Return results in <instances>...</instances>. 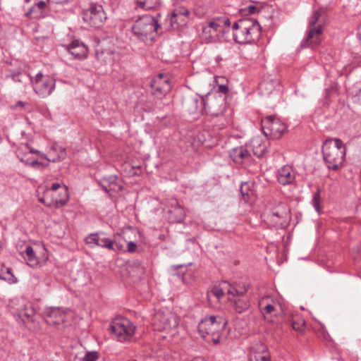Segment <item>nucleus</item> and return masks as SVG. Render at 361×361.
Instances as JSON below:
<instances>
[{
    "label": "nucleus",
    "mask_w": 361,
    "mask_h": 361,
    "mask_svg": "<svg viewBox=\"0 0 361 361\" xmlns=\"http://www.w3.org/2000/svg\"><path fill=\"white\" fill-rule=\"evenodd\" d=\"M235 41L239 44H247L258 39L261 34L259 23L252 18L239 20L233 25Z\"/></svg>",
    "instance_id": "f257e3e1"
},
{
    "label": "nucleus",
    "mask_w": 361,
    "mask_h": 361,
    "mask_svg": "<svg viewBox=\"0 0 361 361\" xmlns=\"http://www.w3.org/2000/svg\"><path fill=\"white\" fill-rule=\"evenodd\" d=\"M323 159L329 169L337 170L344 161L345 147L340 139L326 141L322 147Z\"/></svg>",
    "instance_id": "f03ea898"
},
{
    "label": "nucleus",
    "mask_w": 361,
    "mask_h": 361,
    "mask_svg": "<svg viewBox=\"0 0 361 361\" xmlns=\"http://www.w3.org/2000/svg\"><path fill=\"white\" fill-rule=\"evenodd\" d=\"M159 25L157 20L151 16H143L137 19L132 27L135 37L144 42L154 39Z\"/></svg>",
    "instance_id": "7ed1b4c3"
},
{
    "label": "nucleus",
    "mask_w": 361,
    "mask_h": 361,
    "mask_svg": "<svg viewBox=\"0 0 361 361\" xmlns=\"http://www.w3.org/2000/svg\"><path fill=\"white\" fill-rule=\"evenodd\" d=\"M324 20L321 11H315L310 18L307 31V36L302 42L304 47L318 46L323 39Z\"/></svg>",
    "instance_id": "20e7f679"
},
{
    "label": "nucleus",
    "mask_w": 361,
    "mask_h": 361,
    "mask_svg": "<svg viewBox=\"0 0 361 361\" xmlns=\"http://www.w3.org/2000/svg\"><path fill=\"white\" fill-rule=\"evenodd\" d=\"M201 102L207 114L212 117H221V120L223 122L217 126L218 129H221L226 126V119L222 116L226 105L225 99L222 96L207 94L204 97H202Z\"/></svg>",
    "instance_id": "39448f33"
},
{
    "label": "nucleus",
    "mask_w": 361,
    "mask_h": 361,
    "mask_svg": "<svg viewBox=\"0 0 361 361\" xmlns=\"http://www.w3.org/2000/svg\"><path fill=\"white\" fill-rule=\"evenodd\" d=\"M227 325V321L221 316H210L201 320L198 324V331L201 336L206 338L223 331Z\"/></svg>",
    "instance_id": "423d86ee"
},
{
    "label": "nucleus",
    "mask_w": 361,
    "mask_h": 361,
    "mask_svg": "<svg viewBox=\"0 0 361 361\" xmlns=\"http://www.w3.org/2000/svg\"><path fill=\"white\" fill-rule=\"evenodd\" d=\"M110 331L118 341L124 342L131 339L135 334V326L126 318H116L111 322Z\"/></svg>",
    "instance_id": "0eeeda50"
},
{
    "label": "nucleus",
    "mask_w": 361,
    "mask_h": 361,
    "mask_svg": "<svg viewBox=\"0 0 361 361\" xmlns=\"http://www.w3.org/2000/svg\"><path fill=\"white\" fill-rule=\"evenodd\" d=\"M264 135L271 139H279L286 130V126L279 118L270 116L262 121Z\"/></svg>",
    "instance_id": "6e6552de"
},
{
    "label": "nucleus",
    "mask_w": 361,
    "mask_h": 361,
    "mask_svg": "<svg viewBox=\"0 0 361 361\" xmlns=\"http://www.w3.org/2000/svg\"><path fill=\"white\" fill-rule=\"evenodd\" d=\"M82 18L90 25L99 27L106 20V16L102 5L92 4L88 9L84 11Z\"/></svg>",
    "instance_id": "1a4fd4ad"
},
{
    "label": "nucleus",
    "mask_w": 361,
    "mask_h": 361,
    "mask_svg": "<svg viewBox=\"0 0 361 361\" xmlns=\"http://www.w3.org/2000/svg\"><path fill=\"white\" fill-rule=\"evenodd\" d=\"M33 89L36 94L42 97H46L50 95L55 88V80L49 76L44 75L41 73L36 75L32 81Z\"/></svg>",
    "instance_id": "9d476101"
},
{
    "label": "nucleus",
    "mask_w": 361,
    "mask_h": 361,
    "mask_svg": "<svg viewBox=\"0 0 361 361\" xmlns=\"http://www.w3.org/2000/svg\"><path fill=\"white\" fill-rule=\"evenodd\" d=\"M178 318L172 314L157 313L154 318V325L158 331H164L168 333L175 331L178 326Z\"/></svg>",
    "instance_id": "9b49d317"
},
{
    "label": "nucleus",
    "mask_w": 361,
    "mask_h": 361,
    "mask_svg": "<svg viewBox=\"0 0 361 361\" xmlns=\"http://www.w3.org/2000/svg\"><path fill=\"white\" fill-rule=\"evenodd\" d=\"M245 292V289L238 290L236 288L233 290H228V294L232 296L229 297L228 300L231 302L235 311L239 314L244 312L250 307V301L244 294Z\"/></svg>",
    "instance_id": "f8f14e48"
},
{
    "label": "nucleus",
    "mask_w": 361,
    "mask_h": 361,
    "mask_svg": "<svg viewBox=\"0 0 361 361\" xmlns=\"http://www.w3.org/2000/svg\"><path fill=\"white\" fill-rule=\"evenodd\" d=\"M289 219V209L285 204L281 203L268 215L267 221L276 228H282L287 224Z\"/></svg>",
    "instance_id": "ddd939ff"
},
{
    "label": "nucleus",
    "mask_w": 361,
    "mask_h": 361,
    "mask_svg": "<svg viewBox=\"0 0 361 361\" xmlns=\"http://www.w3.org/2000/svg\"><path fill=\"white\" fill-rule=\"evenodd\" d=\"M152 93L157 97H161L167 94L171 88L169 78L161 73L155 77L151 82Z\"/></svg>",
    "instance_id": "4468645a"
},
{
    "label": "nucleus",
    "mask_w": 361,
    "mask_h": 361,
    "mask_svg": "<svg viewBox=\"0 0 361 361\" xmlns=\"http://www.w3.org/2000/svg\"><path fill=\"white\" fill-rule=\"evenodd\" d=\"M44 314L49 325H59L64 322L66 312L60 307H49Z\"/></svg>",
    "instance_id": "2eb2a0df"
},
{
    "label": "nucleus",
    "mask_w": 361,
    "mask_h": 361,
    "mask_svg": "<svg viewBox=\"0 0 361 361\" xmlns=\"http://www.w3.org/2000/svg\"><path fill=\"white\" fill-rule=\"evenodd\" d=\"M31 152H36L40 157L52 162L64 159L66 156L65 148L58 145H52L47 154H42L38 150H31Z\"/></svg>",
    "instance_id": "dca6fc26"
},
{
    "label": "nucleus",
    "mask_w": 361,
    "mask_h": 361,
    "mask_svg": "<svg viewBox=\"0 0 361 361\" xmlns=\"http://www.w3.org/2000/svg\"><path fill=\"white\" fill-rule=\"evenodd\" d=\"M250 361H271L267 346L261 342L254 343L250 348Z\"/></svg>",
    "instance_id": "f3484780"
},
{
    "label": "nucleus",
    "mask_w": 361,
    "mask_h": 361,
    "mask_svg": "<svg viewBox=\"0 0 361 361\" xmlns=\"http://www.w3.org/2000/svg\"><path fill=\"white\" fill-rule=\"evenodd\" d=\"M97 56L98 60L104 63L105 65L111 66L114 61L118 60L119 54L116 51L114 46L106 47L101 51H97Z\"/></svg>",
    "instance_id": "a211bd4d"
},
{
    "label": "nucleus",
    "mask_w": 361,
    "mask_h": 361,
    "mask_svg": "<svg viewBox=\"0 0 361 361\" xmlns=\"http://www.w3.org/2000/svg\"><path fill=\"white\" fill-rule=\"evenodd\" d=\"M38 200L40 202L49 207L56 208V204L64 200H57L56 192L49 190L48 188L39 187L38 189Z\"/></svg>",
    "instance_id": "6ab92c4d"
},
{
    "label": "nucleus",
    "mask_w": 361,
    "mask_h": 361,
    "mask_svg": "<svg viewBox=\"0 0 361 361\" xmlns=\"http://www.w3.org/2000/svg\"><path fill=\"white\" fill-rule=\"evenodd\" d=\"M68 51L75 59H83L87 57L88 53L87 47L81 41L74 39L67 46Z\"/></svg>",
    "instance_id": "aec40b11"
},
{
    "label": "nucleus",
    "mask_w": 361,
    "mask_h": 361,
    "mask_svg": "<svg viewBox=\"0 0 361 361\" xmlns=\"http://www.w3.org/2000/svg\"><path fill=\"white\" fill-rule=\"evenodd\" d=\"M295 179V173L289 165H285L280 168L277 171L278 182L283 185H290L294 183Z\"/></svg>",
    "instance_id": "412c9836"
},
{
    "label": "nucleus",
    "mask_w": 361,
    "mask_h": 361,
    "mask_svg": "<svg viewBox=\"0 0 361 361\" xmlns=\"http://www.w3.org/2000/svg\"><path fill=\"white\" fill-rule=\"evenodd\" d=\"M222 32H224V30L220 29L219 22L214 19L203 27L202 35L208 42H212L218 37V33Z\"/></svg>",
    "instance_id": "4be33fe9"
},
{
    "label": "nucleus",
    "mask_w": 361,
    "mask_h": 361,
    "mask_svg": "<svg viewBox=\"0 0 361 361\" xmlns=\"http://www.w3.org/2000/svg\"><path fill=\"white\" fill-rule=\"evenodd\" d=\"M170 208L169 212L171 214L170 219L173 222H181L185 218V212L183 209L180 206L176 199L170 200L169 202Z\"/></svg>",
    "instance_id": "5701e85b"
},
{
    "label": "nucleus",
    "mask_w": 361,
    "mask_h": 361,
    "mask_svg": "<svg viewBox=\"0 0 361 361\" xmlns=\"http://www.w3.org/2000/svg\"><path fill=\"white\" fill-rule=\"evenodd\" d=\"M31 149L27 144H22L17 149V156L20 161L26 165H30L33 167L42 166V164L37 160L31 159L30 158L25 159V156L27 154H32ZM37 154L36 152H35Z\"/></svg>",
    "instance_id": "b1692460"
},
{
    "label": "nucleus",
    "mask_w": 361,
    "mask_h": 361,
    "mask_svg": "<svg viewBox=\"0 0 361 361\" xmlns=\"http://www.w3.org/2000/svg\"><path fill=\"white\" fill-rule=\"evenodd\" d=\"M230 157L234 162L241 164L244 160H248L250 159V154L243 147H238L231 151Z\"/></svg>",
    "instance_id": "393cba45"
},
{
    "label": "nucleus",
    "mask_w": 361,
    "mask_h": 361,
    "mask_svg": "<svg viewBox=\"0 0 361 361\" xmlns=\"http://www.w3.org/2000/svg\"><path fill=\"white\" fill-rule=\"evenodd\" d=\"M199 99L195 95H187L183 99V109L190 114H194L197 111Z\"/></svg>",
    "instance_id": "a878e982"
},
{
    "label": "nucleus",
    "mask_w": 361,
    "mask_h": 361,
    "mask_svg": "<svg viewBox=\"0 0 361 361\" xmlns=\"http://www.w3.org/2000/svg\"><path fill=\"white\" fill-rule=\"evenodd\" d=\"M278 85L277 80H263L259 86V92L262 96L268 97L274 92Z\"/></svg>",
    "instance_id": "bb28decb"
},
{
    "label": "nucleus",
    "mask_w": 361,
    "mask_h": 361,
    "mask_svg": "<svg viewBox=\"0 0 361 361\" xmlns=\"http://www.w3.org/2000/svg\"><path fill=\"white\" fill-rule=\"evenodd\" d=\"M228 289H235V287L231 286L229 283L226 282H224L221 287L214 286L211 290L208 293V297L210 298L212 295L214 296L216 299L220 300L226 293H228Z\"/></svg>",
    "instance_id": "cd10ccee"
},
{
    "label": "nucleus",
    "mask_w": 361,
    "mask_h": 361,
    "mask_svg": "<svg viewBox=\"0 0 361 361\" xmlns=\"http://www.w3.org/2000/svg\"><path fill=\"white\" fill-rule=\"evenodd\" d=\"M47 1L48 0H37L35 6L30 8L26 13V16L35 18H39L41 16L42 11L46 6Z\"/></svg>",
    "instance_id": "c85d7f7f"
},
{
    "label": "nucleus",
    "mask_w": 361,
    "mask_h": 361,
    "mask_svg": "<svg viewBox=\"0 0 361 361\" xmlns=\"http://www.w3.org/2000/svg\"><path fill=\"white\" fill-rule=\"evenodd\" d=\"M23 257L31 267H36L39 264V260L31 246L26 247L25 252L23 253Z\"/></svg>",
    "instance_id": "c756f323"
},
{
    "label": "nucleus",
    "mask_w": 361,
    "mask_h": 361,
    "mask_svg": "<svg viewBox=\"0 0 361 361\" xmlns=\"http://www.w3.org/2000/svg\"><path fill=\"white\" fill-rule=\"evenodd\" d=\"M267 299L268 298H263L259 302L261 312L265 319H267V315L268 314H276V306L278 305L276 302L266 303L265 302Z\"/></svg>",
    "instance_id": "7c9ffc66"
},
{
    "label": "nucleus",
    "mask_w": 361,
    "mask_h": 361,
    "mask_svg": "<svg viewBox=\"0 0 361 361\" xmlns=\"http://www.w3.org/2000/svg\"><path fill=\"white\" fill-rule=\"evenodd\" d=\"M15 82L27 85L28 82L32 81V78L27 75L25 73L16 72L13 73L10 76Z\"/></svg>",
    "instance_id": "2f4dec72"
},
{
    "label": "nucleus",
    "mask_w": 361,
    "mask_h": 361,
    "mask_svg": "<svg viewBox=\"0 0 361 361\" xmlns=\"http://www.w3.org/2000/svg\"><path fill=\"white\" fill-rule=\"evenodd\" d=\"M159 3L160 0H142L137 1L136 5L139 8L151 10L156 8L159 5Z\"/></svg>",
    "instance_id": "473e14b6"
},
{
    "label": "nucleus",
    "mask_w": 361,
    "mask_h": 361,
    "mask_svg": "<svg viewBox=\"0 0 361 361\" xmlns=\"http://www.w3.org/2000/svg\"><path fill=\"white\" fill-rule=\"evenodd\" d=\"M96 245L102 247L107 248L109 250H114V241L110 240L109 238L102 236L99 234H98V236H97Z\"/></svg>",
    "instance_id": "72a5a7b5"
},
{
    "label": "nucleus",
    "mask_w": 361,
    "mask_h": 361,
    "mask_svg": "<svg viewBox=\"0 0 361 361\" xmlns=\"http://www.w3.org/2000/svg\"><path fill=\"white\" fill-rule=\"evenodd\" d=\"M48 189L56 193L57 191L60 190V195L63 196V200L68 198V188L63 184L55 183H53L50 188H48Z\"/></svg>",
    "instance_id": "f704fd0d"
},
{
    "label": "nucleus",
    "mask_w": 361,
    "mask_h": 361,
    "mask_svg": "<svg viewBox=\"0 0 361 361\" xmlns=\"http://www.w3.org/2000/svg\"><path fill=\"white\" fill-rule=\"evenodd\" d=\"M188 14H189L188 10L186 8H184L174 11L171 13V20H170L171 25L173 26V24L174 23H178V20L179 18H180L182 17H186L188 16Z\"/></svg>",
    "instance_id": "c9c22d12"
},
{
    "label": "nucleus",
    "mask_w": 361,
    "mask_h": 361,
    "mask_svg": "<svg viewBox=\"0 0 361 361\" xmlns=\"http://www.w3.org/2000/svg\"><path fill=\"white\" fill-rule=\"evenodd\" d=\"M35 314V311L32 308H29L27 305H24V307L18 311L20 317H25L27 320L31 319Z\"/></svg>",
    "instance_id": "e433bc0d"
},
{
    "label": "nucleus",
    "mask_w": 361,
    "mask_h": 361,
    "mask_svg": "<svg viewBox=\"0 0 361 361\" xmlns=\"http://www.w3.org/2000/svg\"><path fill=\"white\" fill-rule=\"evenodd\" d=\"M99 359V353L97 351L87 352L83 360L84 361H97Z\"/></svg>",
    "instance_id": "4c0bfd02"
},
{
    "label": "nucleus",
    "mask_w": 361,
    "mask_h": 361,
    "mask_svg": "<svg viewBox=\"0 0 361 361\" xmlns=\"http://www.w3.org/2000/svg\"><path fill=\"white\" fill-rule=\"evenodd\" d=\"M249 186L247 185V183H243L242 184L241 187H240V192H241V195H242V197L245 201V202H248V197H249Z\"/></svg>",
    "instance_id": "58836bf2"
},
{
    "label": "nucleus",
    "mask_w": 361,
    "mask_h": 361,
    "mask_svg": "<svg viewBox=\"0 0 361 361\" xmlns=\"http://www.w3.org/2000/svg\"><path fill=\"white\" fill-rule=\"evenodd\" d=\"M4 269L6 270V274H4V276H0V278L7 280L11 282H14L13 278L14 276L13 275L11 272V269L8 267H4Z\"/></svg>",
    "instance_id": "ea45409f"
},
{
    "label": "nucleus",
    "mask_w": 361,
    "mask_h": 361,
    "mask_svg": "<svg viewBox=\"0 0 361 361\" xmlns=\"http://www.w3.org/2000/svg\"><path fill=\"white\" fill-rule=\"evenodd\" d=\"M97 236L98 233H92L89 235L85 238L86 243L90 245L91 246H93V245H96Z\"/></svg>",
    "instance_id": "a19ab883"
},
{
    "label": "nucleus",
    "mask_w": 361,
    "mask_h": 361,
    "mask_svg": "<svg viewBox=\"0 0 361 361\" xmlns=\"http://www.w3.org/2000/svg\"><path fill=\"white\" fill-rule=\"evenodd\" d=\"M56 200H63V196L61 195H60V190L56 192ZM68 200H69V195L68 194V198L66 200H64V202H58L57 204H56V208H59V207L66 205V203L68 202Z\"/></svg>",
    "instance_id": "79ce46f5"
},
{
    "label": "nucleus",
    "mask_w": 361,
    "mask_h": 361,
    "mask_svg": "<svg viewBox=\"0 0 361 361\" xmlns=\"http://www.w3.org/2000/svg\"><path fill=\"white\" fill-rule=\"evenodd\" d=\"M216 20L219 22L220 29L221 30H223L224 26L229 27L231 24L230 20L227 18H216Z\"/></svg>",
    "instance_id": "37998d69"
},
{
    "label": "nucleus",
    "mask_w": 361,
    "mask_h": 361,
    "mask_svg": "<svg viewBox=\"0 0 361 361\" xmlns=\"http://www.w3.org/2000/svg\"><path fill=\"white\" fill-rule=\"evenodd\" d=\"M304 325L303 321H293L291 323V326L293 329L298 331H302V327Z\"/></svg>",
    "instance_id": "c03bdc74"
},
{
    "label": "nucleus",
    "mask_w": 361,
    "mask_h": 361,
    "mask_svg": "<svg viewBox=\"0 0 361 361\" xmlns=\"http://www.w3.org/2000/svg\"><path fill=\"white\" fill-rule=\"evenodd\" d=\"M256 11V7L255 6H252V5H250L248 6L247 8H245L244 9L242 10V12L244 13V14H247V13H254Z\"/></svg>",
    "instance_id": "a18cd8bd"
},
{
    "label": "nucleus",
    "mask_w": 361,
    "mask_h": 361,
    "mask_svg": "<svg viewBox=\"0 0 361 361\" xmlns=\"http://www.w3.org/2000/svg\"><path fill=\"white\" fill-rule=\"evenodd\" d=\"M212 336L211 339H209V338L207 339L208 342L212 341L214 345H216L219 343V338H220L219 334H216L214 336Z\"/></svg>",
    "instance_id": "49530a36"
},
{
    "label": "nucleus",
    "mask_w": 361,
    "mask_h": 361,
    "mask_svg": "<svg viewBox=\"0 0 361 361\" xmlns=\"http://www.w3.org/2000/svg\"><path fill=\"white\" fill-rule=\"evenodd\" d=\"M137 247V245L132 242V241H130L128 243V251L129 252H133L135 251V249Z\"/></svg>",
    "instance_id": "de8ad7c7"
},
{
    "label": "nucleus",
    "mask_w": 361,
    "mask_h": 361,
    "mask_svg": "<svg viewBox=\"0 0 361 361\" xmlns=\"http://www.w3.org/2000/svg\"><path fill=\"white\" fill-rule=\"evenodd\" d=\"M228 88L226 85H221L218 87V92L220 93H227Z\"/></svg>",
    "instance_id": "09e8293b"
},
{
    "label": "nucleus",
    "mask_w": 361,
    "mask_h": 361,
    "mask_svg": "<svg viewBox=\"0 0 361 361\" xmlns=\"http://www.w3.org/2000/svg\"><path fill=\"white\" fill-rule=\"evenodd\" d=\"M265 152V148L263 147L259 151L258 150H253L254 154L257 156L258 157H261L264 155Z\"/></svg>",
    "instance_id": "8fccbe9b"
},
{
    "label": "nucleus",
    "mask_w": 361,
    "mask_h": 361,
    "mask_svg": "<svg viewBox=\"0 0 361 361\" xmlns=\"http://www.w3.org/2000/svg\"><path fill=\"white\" fill-rule=\"evenodd\" d=\"M312 203H313V205H314L315 209L317 210V212H319V201H314V200H312Z\"/></svg>",
    "instance_id": "3c124183"
},
{
    "label": "nucleus",
    "mask_w": 361,
    "mask_h": 361,
    "mask_svg": "<svg viewBox=\"0 0 361 361\" xmlns=\"http://www.w3.org/2000/svg\"><path fill=\"white\" fill-rule=\"evenodd\" d=\"M312 200H314V201H320V195H319V191H317L314 195V197H313V199Z\"/></svg>",
    "instance_id": "603ef678"
},
{
    "label": "nucleus",
    "mask_w": 361,
    "mask_h": 361,
    "mask_svg": "<svg viewBox=\"0 0 361 361\" xmlns=\"http://www.w3.org/2000/svg\"><path fill=\"white\" fill-rule=\"evenodd\" d=\"M357 35H358L359 38L361 39V25L358 28Z\"/></svg>",
    "instance_id": "864d4df0"
},
{
    "label": "nucleus",
    "mask_w": 361,
    "mask_h": 361,
    "mask_svg": "<svg viewBox=\"0 0 361 361\" xmlns=\"http://www.w3.org/2000/svg\"><path fill=\"white\" fill-rule=\"evenodd\" d=\"M16 105L23 106L24 105V103L22 101H19V102H18Z\"/></svg>",
    "instance_id": "5fc2aeb1"
},
{
    "label": "nucleus",
    "mask_w": 361,
    "mask_h": 361,
    "mask_svg": "<svg viewBox=\"0 0 361 361\" xmlns=\"http://www.w3.org/2000/svg\"><path fill=\"white\" fill-rule=\"evenodd\" d=\"M116 246L118 247V250H121V246L116 244Z\"/></svg>",
    "instance_id": "6e6d98bb"
},
{
    "label": "nucleus",
    "mask_w": 361,
    "mask_h": 361,
    "mask_svg": "<svg viewBox=\"0 0 361 361\" xmlns=\"http://www.w3.org/2000/svg\"><path fill=\"white\" fill-rule=\"evenodd\" d=\"M26 2H30V0H25Z\"/></svg>",
    "instance_id": "4d7b16f0"
}]
</instances>
